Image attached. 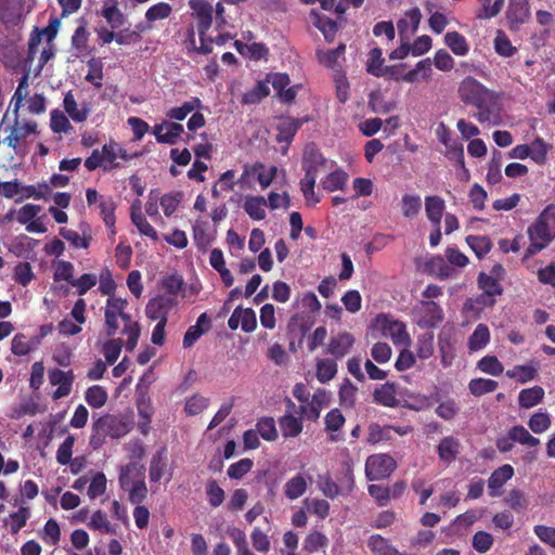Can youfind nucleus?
I'll use <instances>...</instances> for the list:
<instances>
[{
    "mask_svg": "<svg viewBox=\"0 0 555 555\" xmlns=\"http://www.w3.org/2000/svg\"><path fill=\"white\" fill-rule=\"evenodd\" d=\"M354 344L352 334L343 332L333 336L327 345L326 353L332 354L335 359H341L349 353Z\"/></svg>",
    "mask_w": 555,
    "mask_h": 555,
    "instance_id": "aec40b11",
    "label": "nucleus"
},
{
    "mask_svg": "<svg viewBox=\"0 0 555 555\" xmlns=\"http://www.w3.org/2000/svg\"><path fill=\"white\" fill-rule=\"evenodd\" d=\"M278 168L272 166L267 169L262 164L256 163L253 166H245L238 182L241 184H249L257 181L262 189L270 185Z\"/></svg>",
    "mask_w": 555,
    "mask_h": 555,
    "instance_id": "4468645a",
    "label": "nucleus"
},
{
    "mask_svg": "<svg viewBox=\"0 0 555 555\" xmlns=\"http://www.w3.org/2000/svg\"><path fill=\"white\" fill-rule=\"evenodd\" d=\"M177 305V298L167 295H157L149 300L145 313L150 320L168 322V314Z\"/></svg>",
    "mask_w": 555,
    "mask_h": 555,
    "instance_id": "f8f14e48",
    "label": "nucleus"
},
{
    "mask_svg": "<svg viewBox=\"0 0 555 555\" xmlns=\"http://www.w3.org/2000/svg\"><path fill=\"white\" fill-rule=\"evenodd\" d=\"M530 245L526 257H531L545 248L555 238V205H548L528 228Z\"/></svg>",
    "mask_w": 555,
    "mask_h": 555,
    "instance_id": "7ed1b4c3",
    "label": "nucleus"
},
{
    "mask_svg": "<svg viewBox=\"0 0 555 555\" xmlns=\"http://www.w3.org/2000/svg\"><path fill=\"white\" fill-rule=\"evenodd\" d=\"M544 395L541 386L522 389L518 395V404L522 409H531L543 400Z\"/></svg>",
    "mask_w": 555,
    "mask_h": 555,
    "instance_id": "2f4dec72",
    "label": "nucleus"
},
{
    "mask_svg": "<svg viewBox=\"0 0 555 555\" xmlns=\"http://www.w3.org/2000/svg\"><path fill=\"white\" fill-rule=\"evenodd\" d=\"M315 375L320 383L325 384L337 374V363L334 359H320L317 361Z\"/></svg>",
    "mask_w": 555,
    "mask_h": 555,
    "instance_id": "72a5a7b5",
    "label": "nucleus"
},
{
    "mask_svg": "<svg viewBox=\"0 0 555 555\" xmlns=\"http://www.w3.org/2000/svg\"><path fill=\"white\" fill-rule=\"evenodd\" d=\"M40 345V337L28 338L25 334L18 333L12 339L11 351L13 354L22 357L28 354Z\"/></svg>",
    "mask_w": 555,
    "mask_h": 555,
    "instance_id": "bb28decb",
    "label": "nucleus"
},
{
    "mask_svg": "<svg viewBox=\"0 0 555 555\" xmlns=\"http://www.w3.org/2000/svg\"><path fill=\"white\" fill-rule=\"evenodd\" d=\"M85 400L90 406L100 409L107 401V392L104 387L93 385L86 390Z\"/></svg>",
    "mask_w": 555,
    "mask_h": 555,
    "instance_id": "37998d69",
    "label": "nucleus"
},
{
    "mask_svg": "<svg viewBox=\"0 0 555 555\" xmlns=\"http://www.w3.org/2000/svg\"><path fill=\"white\" fill-rule=\"evenodd\" d=\"M405 64H399L393 66L384 67L385 75H388L390 78L395 80H403L405 82H414L418 79V75L422 74L423 79H427L431 75V61L430 59H425L420 61L416 66L410 72L402 74L403 68H405Z\"/></svg>",
    "mask_w": 555,
    "mask_h": 555,
    "instance_id": "6e6552de",
    "label": "nucleus"
},
{
    "mask_svg": "<svg viewBox=\"0 0 555 555\" xmlns=\"http://www.w3.org/2000/svg\"><path fill=\"white\" fill-rule=\"evenodd\" d=\"M206 494L208 498V502L212 507L220 506L224 501V491L215 479H210L207 481Z\"/></svg>",
    "mask_w": 555,
    "mask_h": 555,
    "instance_id": "13d9d810",
    "label": "nucleus"
},
{
    "mask_svg": "<svg viewBox=\"0 0 555 555\" xmlns=\"http://www.w3.org/2000/svg\"><path fill=\"white\" fill-rule=\"evenodd\" d=\"M508 431L514 442L528 447H537L540 443V440L533 437L522 425H515Z\"/></svg>",
    "mask_w": 555,
    "mask_h": 555,
    "instance_id": "de8ad7c7",
    "label": "nucleus"
},
{
    "mask_svg": "<svg viewBox=\"0 0 555 555\" xmlns=\"http://www.w3.org/2000/svg\"><path fill=\"white\" fill-rule=\"evenodd\" d=\"M131 220L138 228L139 232L154 241L158 240L156 230L147 222L146 218L141 212H131Z\"/></svg>",
    "mask_w": 555,
    "mask_h": 555,
    "instance_id": "680f3d73",
    "label": "nucleus"
},
{
    "mask_svg": "<svg viewBox=\"0 0 555 555\" xmlns=\"http://www.w3.org/2000/svg\"><path fill=\"white\" fill-rule=\"evenodd\" d=\"M446 209L444 201L438 195L425 197V212L435 228H439Z\"/></svg>",
    "mask_w": 555,
    "mask_h": 555,
    "instance_id": "393cba45",
    "label": "nucleus"
},
{
    "mask_svg": "<svg viewBox=\"0 0 555 555\" xmlns=\"http://www.w3.org/2000/svg\"><path fill=\"white\" fill-rule=\"evenodd\" d=\"M234 47L236 51L244 57L254 60V61H260V60H268L269 56V49L264 43L261 42H254L251 44L244 43L240 40L234 41Z\"/></svg>",
    "mask_w": 555,
    "mask_h": 555,
    "instance_id": "b1692460",
    "label": "nucleus"
},
{
    "mask_svg": "<svg viewBox=\"0 0 555 555\" xmlns=\"http://www.w3.org/2000/svg\"><path fill=\"white\" fill-rule=\"evenodd\" d=\"M287 413L280 417V429L285 438L297 437L302 431V417L297 414L295 404L288 398L285 399Z\"/></svg>",
    "mask_w": 555,
    "mask_h": 555,
    "instance_id": "f3484780",
    "label": "nucleus"
},
{
    "mask_svg": "<svg viewBox=\"0 0 555 555\" xmlns=\"http://www.w3.org/2000/svg\"><path fill=\"white\" fill-rule=\"evenodd\" d=\"M444 43L459 56H464L469 51L466 38L459 31H449L444 35Z\"/></svg>",
    "mask_w": 555,
    "mask_h": 555,
    "instance_id": "473e14b6",
    "label": "nucleus"
},
{
    "mask_svg": "<svg viewBox=\"0 0 555 555\" xmlns=\"http://www.w3.org/2000/svg\"><path fill=\"white\" fill-rule=\"evenodd\" d=\"M530 7L528 0H509L506 17L511 25H520L528 21Z\"/></svg>",
    "mask_w": 555,
    "mask_h": 555,
    "instance_id": "4be33fe9",
    "label": "nucleus"
},
{
    "mask_svg": "<svg viewBox=\"0 0 555 555\" xmlns=\"http://www.w3.org/2000/svg\"><path fill=\"white\" fill-rule=\"evenodd\" d=\"M60 26V21L57 18L50 20L48 26H46L43 29L39 30L37 27L35 28V31L37 33L36 36H31L29 43H28V59L33 60L34 55L36 54L37 47L39 42L41 41V37L46 36L47 41L49 44H53L52 41L56 37L57 30Z\"/></svg>",
    "mask_w": 555,
    "mask_h": 555,
    "instance_id": "412c9836",
    "label": "nucleus"
},
{
    "mask_svg": "<svg viewBox=\"0 0 555 555\" xmlns=\"http://www.w3.org/2000/svg\"><path fill=\"white\" fill-rule=\"evenodd\" d=\"M466 243L479 259L485 257L492 248V242L486 235H468L466 236Z\"/></svg>",
    "mask_w": 555,
    "mask_h": 555,
    "instance_id": "4c0bfd02",
    "label": "nucleus"
},
{
    "mask_svg": "<svg viewBox=\"0 0 555 555\" xmlns=\"http://www.w3.org/2000/svg\"><path fill=\"white\" fill-rule=\"evenodd\" d=\"M124 346L121 338H113L103 346V354L108 364H114L120 356Z\"/></svg>",
    "mask_w": 555,
    "mask_h": 555,
    "instance_id": "6e6d98bb",
    "label": "nucleus"
},
{
    "mask_svg": "<svg viewBox=\"0 0 555 555\" xmlns=\"http://www.w3.org/2000/svg\"><path fill=\"white\" fill-rule=\"evenodd\" d=\"M63 106L65 112L69 115V117L76 122H83L87 120L90 109L83 105L82 107H78L75 96L72 91H68L63 100Z\"/></svg>",
    "mask_w": 555,
    "mask_h": 555,
    "instance_id": "cd10ccee",
    "label": "nucleus"
},
{
    "mask_svg": "<svg viewBox=\"0 0 555 555\" xmlns=\"http://www.w3.org/2000/svg\"><path fill=\"white\" fill-rule=\"evenodd\" d=\"M369 548L378 555H390L396 547L388 544L387 540L379 534H373L367 541Z\"/></svg>",
    "mask_w": 555,
    "mask_h": 555,
    "instance_id": "0e129e2a",
    "label": "nucleus"
},
{
    "mask_svg": "<svg viewBox=\"0 0 555 555\" xmlns=\"http://www.w3.org/2000/svg\"><path fill=\"white\" fill-rule=\"evenodd\" d=\"M490 340V331L486 324H478L468 338V348L472 351L483 349Z\"/></svg>",
    "mask_w": 555,
    "mask_h": 555,
    "instance_id": "f704fd0d",
    "label": "nucleus"
},
{
    "mask_svg": "<svg viewBox=\"0 0 555 555\" xmlns=\"http://www.w3.org/2000/svg\"><path fill=\"white\" fill-rule=\"evenodd\" d=\"M121 489L129 492V501L132 504L142 503L147 496L145 483V469L135 463H130L121 468L119 475Z\"/></svg>",
    "mask_w": 555,
    "mask_h": 555,
    "instance_id": "20e7f679",
    "label": "nucleus"
},
{
    "mask_svg": "<svg viewBox=\"0 0 555 555\" xmlns=\"http://www.w3.org/2000/svg\"><path fill=\"white\" fill-rule=\"evenodd\" d=\"M127 307V299L108 297L104 309V325L106 336L114 337L119 328L118 320L121 319L124 322L122 334L127 336L125 348L128 352H132L138 345L141 326L132 319L131 314L126 312Z\"/></svg>",
    "mask_w": 555,
    "mask_h": 555,
    "instance_id": "f03ea898",
    "label": "nucleus"
},
{
    "mask_svg": "<svg viewBox=\"0 0 555 555\" xmlns=\"http://www.w3.org/2000/svg\"><path fill=\"white\" fill-rule=\"evenodd\" d=\"M192 17L196 21L198 35L207 34L212 24L214 8L208 0H190Z\"/></svg>",
    "mask_w": 555,
    "mask_h": 555,
    "instance_id": "ddd939ff",
    "label": "nucleus"
},
{
    "mask_svg": "<svg viewBox=\"0 0 555 555\" xmlns=\"http://www.w3.org/2000/svg\"><path fill=\"white\" fill-rule=\"evenodd\" d=\"M457 95L465 105L477 109L474 117L480 124L499 125L501 105L499 95L494 91L468 76L459 83Z\"/></svg>",
    "mask_w": 555,
    "mask_h": 555,
    "instance_id": "f257e3e1",
    "label": "nucleus"
},
{
    "mask_svg": "<svg viewBox=\"0 0 555 555\" xmlns=\"http://www.w3.org/2000/svg\"><path fill=\"white\" fill-rule=\"evenodd\" d=\"M49 380L51 385L59 386L52 396L54 400H57L70 393L75 374L72 370L62 371L60 369H53L49 371Z\"/></svg>",
    "mask_w": 555,
    "mask_h": 555,
    "instance_id": "dca6fc26",
    "label": "nucleus"
},
{
    "mask_svg": "<svg viewBox=\"0 0 555 555\" xmlns=\"http://www.w3.org/2000/svg\"><path fill=\"white\" fill-rule=\"evenodd\" d=\"M88 74L85 79L96 88L103 86V63L100 59L92 57L88 61Z\"/></svg>",
    "mask_w": 555,
    "mask_h": 555,
    "instance_id": "49530a36",
    "label": "nucleus"
},
{
    "mask_svg": "<svg viewBox=\"0 0 555 555\" xmlns=\"http://www.w3.org/2000/svg\"><path fill=\"white\" fill-rule=\"evenodd\" d=\"M552 424L551 416L547 413L538 412L534 413L528 422L529 428L534 434H541L544 433L550 428Z\"/></svg>",
    "mask_w": 555,
    "mask_h": 555,
    "instance_id": "69168bd1",
    "label": "nucleus"
},
{
    "mask_svg": "<svg viewBox=\"0 0 555 555\" xmlns=\"http://www.w3.org/2000/svg\"><path fill=\"white\" fill-rule=\"evenodd\" d=\"M102 16L112 26V28H119L125 24V15L118 9L117 3L105 1L102 8Z\"/></svg>",
    "mask_w": 555,
    "mask_h": 555,
    "instance_id": "c9c22d12",
    "label": "nucleus"
},
{
    "mask_svg": "<svg viewBox=\"0 0 555 555\" xmlns=\"http://www.w3.org/2000/svg\"><path fill=\"white\" fill-rule=\"evenodd\" d=\"M384 59H383V52L380 48H373L370 51L369 54V61L366 64V70L369 74L375 76V77H383L385 76L384 70Z\"/></svg>",
    "mask_w": 555,
    "mask_h": 555,
    "instance_id": "a18cd8bd",
    "label": "nucleus"
},
{
    "mask_svg": "<svg viewBox=\"0 0 555 555\" xmlns=\"http://www.w3.org/2000/svg\"><path fill=\"white\" fill-rule=\"evenodd\" d=\"M278 90V73H269L264 80H259L251 89L243 95L241 103L244 105H255L260 103L270 94V86Z\"/></svg>",
    "mask_w": 555,
    "mask_h": 555,
    "instance_id": "9d476101",
    "label": "nucleus"
},
{
    "mask_svg": "<svg viewBox=\"0 0 555 555\" xmlns=\"http://www.w3.org/2000/svg\"><path fill=\"white\" fill-rule=\"evenodd\" d=\"M98 424V427L103 430V433L111 438H120L126 436L131 427L128 422L124 421L121 417L105 414L94 421Z\"/></svg>",
    "mask_w": 555,
    "mask_h": 555,
    "instance_id": "2eb2a0df",
    "label": "nucleus"
},
{
    "mask_svg": "<svg viewBox=\"0 0 555 555\" xmlns=\"http://www.w3.org/2000/svg\"><path fill=\"white\" fill-rule=\"evenodd\" d=\"M50 128L54 133H67L73 127L63 112L53 109L51 112Z\"/></svg>",
    "mask_w": 555,
    "mask_h": 555,
    "instance_id": "3c124183",
    "label": "nucleus"
},
{
    "mask_svg": "<svg viewBox=\"0 0 555 555\" xmlns=\"http://www.w3.org/2000/svg\"><path fill=\"white\" fill-rule=\"evenodd\" d=\"M348 173L341 168L330 172L322 181V188L327 192L343 191L348 181Z\"/></svg>",
    "mask_w": 555,
    "mask_h": 555,
    "instance_id": "7c9ffc66",
    "label": "nucleus"
},
{
    "mask_svg": "<svg viewBox=\"0 0 555 555\" xmlns=\"http://www.w3.org/2000/svg\"><path fill=\"white\" fill-rule=\"evenodd\" d=\"M416 323L422 328H435L443 320L442 308L433 300H421L414 308Z\"/></svg>",
    "mask_w": 555,
    "mask_h": 555,
    "instance_id": "0eeeda50",
    "label": "nucleus"
},
{
    "mask_svg": "<svg viewBox=\"0 0 555 555\" xmlns=\"http://www.w3.org/2000/svg\"><path fill=\"white\" fill-rule=\"evenodd\" d=\"M22 0H0V21L3 24L14 23L16 18V5L20 4Z\"/></svg>",
    "mask_w": 555,
    "mask_h": 555,
    "instance_id": "4d7b16f0",
    "label": "nucleus"
},
{
    "mask_svg": "<svg viewBox=\"0 0 555 555\" xmlns=\"http://www.w3.org/2000/svg\"><path fill=\"white\" fill-rule=\"evenodd\" d=\"M498 386L499 384L494 379L474 378L469 382L468 389L473 396L480 397L493 392Z\"/></svg>",
    "mask_w": 555,
    "mask_h": 555,
    "instance_id": "c03bdc74",
    "label": "nucleus"
},
{
    "mask_svg": "<svg viewBox=\"0 0 555 555\" xmlns=\"http://www.w3.org/2000/svg\"><path fill=\"white\" fill-rule=\"evenodd\" d=\"M374 401L377 404L396 408L399 403L396 397V387L393 383H385L375 388L373 392Z\"/></svg>",
    "mask_w": 555,
    "mask_h": 555,
    "instance_id": "a878e982",
    "label": "nucleus"
},
{
    "mask_svg": "<svg viewBox=\"0 0 555 555\" xmlns=\"http://www.w3.org/2000/svg\"><path fill=\"white\" fill-rule=\"evenodd\" d=\"M478 287L482 291L476 299V302L482 306L491 307L494 305L495 296H500L503 293V287L496 278L488 275L485 272H480L477 279Z\"/></svg>",
    "mask_w": 555,
    "mask_h": 555,
    "instance_id": "9b49d317",
    "label": "nucleus"
},
{
    "mask_svg": "<svg viewBox=\"0 0 555 555\" xmlns=\"http://www.w3.org/2000/svg\"><path fill=\"white\" fill-rule=\"evenodd\" d=\"M181 192L167 193L160 198V206L164 210L165 216L170 217L178 208L182 201Z\"/></svg>",
    "mask_w": 555,
    "mask_h": 555,
    "instance_id": "774afa93",
    "label": "nucleus"
},
{
    "mask_svg": "<svg viewBox=\"0 0 555 555\" xmlns=\"http://www.w3.org/2000/svg\"><path fill=\"white\" fill-rule=\"evenodd\" d=\"M504 502L516 512L526 509L528 506V500L525 493L519 489H512L504 499Z\"/></svg>",
    "mask_w": 555,
    "mask_h": 555,
    "instance_id": "338daca9",
    "label": "nucleus"
},
{
    "mask_svg": "<svg viewBox=\"0 0 555 555\" xmlns=\"http://www.w3.org/2000/svg\"><path fill=\"white\" fill-rule=\"evenodd\" d=\"M334 165V162L324 157L315 143L311 142L305 146L301 162L305 177L317 178L320 171L332 169Z\"/></svg>",
    "mask_w": 555,
    "mask_h": 555,
    "instance_id": "39448f33",
    "label": "nucleus"
},
{
    "mask_svg": "<svg viewBox=\"0 0 555 555\" xmlns=\"http://www.w3.org/2000/svg\"><path fill=\"white\" fill-rule=\"evenodd\" d=\"M266 199L262 196L247 197L244 209L254 220H262L266 216Z\"/></svg>",
    "mask_w": 555,
    "mask_h": 555,
    "instance_id": "58836bf2",
    "label": "nucleus"
},
{
    "mask_svg": "<svg viewBox=\"0 0 555 555\" xmlns=\"http://www.w3.org/2000/svg\"><path fill=\"white\" fill-rule=\"evenodd\" d=\"M357 391V386H354L349 378H345L338 391L340 404L346 408H353L356 403Z\"/></svg>",
    "mask_w": 555,
    "mask_h": 555,
    "instance_id": "09e8293b",
    "label": "nucleus"
},
{
    "mask_svg": "<svg viewBox=\"0 0 555 555\" xmlns=\"http://www.w3.org/2000/svg\"><path fill=\"white\" fill-rule=\"evenodd\" d=\"M88 527L92 530H100L105 533H116V530L112 527L105 514L100 509L92 514Z\"/></svg>",
    "mask_w": 555,
    "mask_h": 555,
    "instance_id": "052dcab7",
    "label": "nucleus"
},
{
    "mask_svg": "<svg viewBox=\"0 0 555 555\" xmlns=\"http://www.w3.org/2000/svg\"><path fill=\"white\" fill-rule=\"evenodd\" d=\"M313 324L312 317L306 312L296 313L288 322L289 349L296 351Z\"/></svg>",
    "mask_w": 555,
    "mask_h": 555,
    "instance_id": "1a4fd4ad",
    "label": "nucleus"
},
{
    "mask_svg": "<svg viewBox=\"0 0 555 555\" xmlns=\"http://www.w3.org/2000/svg\"><path fill=\"white\" fill-rule=\"evenodd\" d=\"M397 468V463L388 454L370 455L365 463V475L369 480H382L388 478Z\"/></svg>",
    "mask_w": 555,
    "mask_h": 555,
    "instance_id": "423d86ee",
    "label": "nucleus"
},
{
    "mask_svg": "<svg viewBox=\"0 0 555 555\" xmlns=\"http://www.w3.org/2000/svg\"><path fill=\"white\" fill-rule=\"evenodd\" d=\"M422 208V199L416 194H404L401 199V211L405 218L416 217Z\"/></svg>",
    "mask_w": 555,
    "mask_h": 555,
    "instance_id": "ea45409f",
    "label": "nucleus"
},
{
    "mask_svg": "<svg viewBox=\"0 0 555 555\" xmlns=\"http://www.w3.org/2000/svg\"><path fill=\"white\" fill-rule=\"evenodd\" d=\"M315 181L317 178L314 177H304L300 180V190L309 206H314L321 201L320 196L314 192Z\"/></svg>",
    "mask_w": 555,
    "mask_h": 555,
    "instance_id": "8fccbe9b",
    "label": "nucleus"
},
{
    "mask_svg": "<svg viewBox=\"0 0 555 555\" xmlns=\"http://www.w3.org/2000/svg\"><path fill=\"white\" fill-rule=\"evenodd\" d=\"M304 89L301 82L291 85V79L287 74L280 73V102L291 104L295 101L296 95Z\"/></svg>",
    "mask_w": 555,
    "mask_h": 555,
    "instance_id": "c85d7f7f",
    "label": "nucleus"
},
{
    "mask_svg": "<svg viewBox=\"0 0 555 555\" xmlns=\"http://www.w3.org/2000/svg\"><path fill=\"white\" fill-rule=\"evenodd\" d=\"M514 476V468L509 464H504L495 469L488 479V492L491 498L502 494L503 486Z\"/></svg>",
    "mask_w": 555,
    "mask_h": 555,
    "instance_id": "6ab92c4d",
    "label": "nucleus"
},
{
    "mask_svg": "<svg viewBox=\"0 0 555 555\" xmlns=\"http://www.w3.org/2000/svg\"><path fill=\"white\" fill-rule=\"evenodd\" d=\"M459 453L460 441L456 438L448 436L441 439L438 444V455L442 462L451 463L455 461Z\"/></svg>",
    "mask_w": 555,
    "mask_h": 555,
    "instance_id": "c756f323",
    "label": "nucleus"
},
{
    "mask_svg": "<svg viewBox=\"0 0 555 555\" xmlns=\"http://www.w3.org/2000/svg\"><path fill=\"white\" fill-rule=\"evenodd\" d=\"M307 490V481L300 474L291 478L284 487V493L289 500H295L301 496Z\"/></svg>",
    "mask_w": 555,
    "mask_h": 555,
    "instance_id": "a19ab883",
    "label": "nucleus"
},
{
    "mask_svg": "<svg viewBox=\"0 0 555 555\" xmlns=\"http://www.w3.org/2000/svg\"><path fill=\"white\" fill-rule=\"evenodd\" d=\"M425 271L440 280H447L454 275L455 270L449 266L448 261L441 256H434L425 263Z\"/></svg>",
    "mask_w": 555,
    "mask_h": 555,
    "instance_id": "5701e85b",
    "label": "nucleus"
},
{
    "mask_svg": "<svg viewBox=\"0 0 555 555\" xmlns=\"http://www.w3.org/2000/svg\"><path fill=\"white\" fill-rule=\"evenodd\" d=\"M202 107V101L198 98H192L190 101L184 102L179 107H172L167 113L166 116L169 119L173 120H183L185 117L192 113L193 111Z\"/></svg>",
    "mask_w": 555,
    "mask_h": 555,
    "instance_id": "e433bc0d",
    "label": "nucleus"
},
{
    "mask_svg": "<svg viewBox=\"0 0 555 555\" xmlns=\"http://www.w3.org/2000/svg\"><path fill=\"white\" fill-rule=\"evenodd\" d=\"M172 8L167 2H158L145 12V18L147 22L153 23L159 20H165L170 16Z\"/></svg>",
    "mask_w": 555,
    "mask_h": 555,
    "instance_id": "603ef678",
    "label": "nucleus"
},
{
    "mask_svg": "<svg viewBox=\"0 0 555 555\" xmlns=\"http://www.w3.org/2000/svg\"><path fill=\"white\" fill-rule=\"evenodd\" d=\"M89 33L85 25L76 28L72 37V47L77 51V56L85 53L88 49Z\"/></svg>",
    "mask_w": 555,
    "mask_h": 555,
    "instance_id": "bf43d9fd",
    "label": "nucleus"
},
{
    "mask_svg": "<svg viewBox=\"0 0 555 555\" xmlns=\"http://www.w3.org/2000/svg\"><path fill=\"white\" fill-rule=\"evenodd\" d=\"M308 120V117L293 118L288 116H280V143H286V145L282 146L280 150L282 155L287 153L288 145L292 143L298 129Z\"/></svg>",
    "mask_w": 555,
    "mask_h": 555,
    "instance_id": "a211bd4d",
    "label": "nucleus"
},
{
    "mask_svg": "<svg viewBox=\"0 0 555 555\" xmlns=\"http://www.w3.org/2000/svg\"><path fill=\"white\" fill-rule=\"evenodd\" d=\"M477 367L483 373L499 376L503 373V365L494 356H486L479 360Z\"/></svg>",
    "mask_w": 555,
    "mask_h": 555,
    "instance_id": "864d4df0",
    "label": "nucleus"
},
{
    "mask_svg": "<svg viewBox=\"0 0 555 555\" xmlns=\"http://www.w3.org/2000/svg\"><path fill=\"white\" fill-rule=\"evenodd\" d=\"M51 188L47 182L38 183L37 185H24L22 188V198H35L48 201L51 196Z\"/></svg>",
    "mask_w": 555,
    "mask_h": 555,
    "instance_id": "79ce46f5",
    "label": "nucleus"
},
{
    "mask_svg": "<svg viewBox=\"0 0 555 555\" xmlns=\"http://www.w3.org/2000/svg\"><path fill=\"white\" fill-rule=\"evenodd\" d=\"M99 208H100L101 216H102L103 221L106 224V227L114 228L115 222H116V219H115L116 205H115V202L113 201V198L108 197V198H104V199L100 201Z\"/></svg>",
    "mask_w": 555,
    "mask_h": 555,
    "instance_id": "e2e57ef3",
    "label": "nucleus"
},
{
    "mask_svg": "<svg viewBox=\"0 0 555 555\" xmlns=\"http://www.w3.org/2000/svg\"><path fill=\"white\" fill-rule=\"evenodd\" d=\"M60 235L76 248L86 249L89 247L91 241L90 235H80L78 232L66 228H61Z\"/></svg>",
    "mask_w": 555,
    "mask_h": 555,
    "instance_id": "5fc2aeb1",
    "label": "nucleus"
}]
</instances>
